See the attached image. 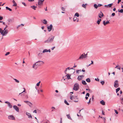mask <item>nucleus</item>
<instances>
[{
  "instance_id": "obj_54",
  "label": "nucleus",
  "mask_w": 123,
  "mask_h": 123,
  "mask_svg": "<svg viewBox=\"0 0 123 123\" xmlns=\"http://www.w3.org/2000/svg\"><path fill=\"white\" fill-rule=\"evenodd\" d=\"M102 6V4H99L98 5V7H100V6Z\"/></svg>"
},
{
  "instance_id": "obj_42",
  "label": "nucleus",
  "mask_w": 123,
  "mask_h": 123,
  "mask_svg": "<svg viewBox=\"0 0 123 123\" xmlns=\"http://www.w3.org/2000/svg\"><path fill=\"white\" fill-rule=\"evenodd\" d=\"M42 54V53H39L38 54V56L40 57H41V55Z\"/></svg>"
},
{
  "instance_id": "obj_47",
  "label": "nucleus",
  "mask_w": 123,
  "mask_h": 123,
  "mask_svg": "<svg viewBox=\"0 0 123 123\" xmlns=\"http://www.w3.org/2000/svg\"><path fill=\"white\" fill-rule=\"evenodd\" d=\"M10 53L9 52H8L5 54V56L7 55H8Z\"/></svg>"
},
{
  "instance_id": "obj_16",
  "label": "nucleus",
  "mask_w": 123,
  "mask_h": 123,
  "mask_svg": "<svg viewBox=\"0 0 123 123\" xmlns=\"http://www.w3.org/2000/svg\"><path fill=\"white\" fill-rule=\"evenodd\" d=\"M109 23H110L109 21H107L105 22V21H104L103 22V23L104 25H105L106 24H107Z\"/></svg>"
},
{
  "instance_id": "obj_56",
  "label": "nucleus",
  "mask_w": 123,
  "mask_h": 123,
  "mask_svg": "<svg viewBox=\"0 0 123 123\" xmlns=\"http://www.w3.org/2000/svg\"><path fill=\"white\" fill-rule=\"evenodd\" d=\"M76 72L77 73L79 74V70H76Z\"/></svg>"
},
{
  "instance_id": "obj_25",
  "label": "nucleus",
  "mask_w": 123,
  "mask_h": 123,
  "mask_svg": "<svg viewBox=\"0 0 123 123\" xmlns=\"http://www.w3.org/2000/svg\"><path fill=\"white\" fill-rule=\"evenodd\" d=\"M86 81L88 83H89L91 81V80L89 78H88L86 79Z\"/></svg>"
},
{
  "instance_id": "obj_31",
  "label": "nucleus",
  "mask_w": 123,
  "mask_h": 123,
  "mask_svg": "<svg viewBox=\"0 0 123 123\" xmlns=\"http://www.w3.org/2000/svg\"><path fill=\"white\" fill-rule=\"evenodd\" d=\"M12 19H9L7 21V22H12Z\"/></svg>"
},
{
  "instance_id": "obj_4",
  "label": "nucleus",
  "mask_w": 123,
  "mask_h": 123,
  "mask_svg": "<svg viewBox=\"0 0 123 123\" xmlns=\"http://www.w3.org/2000/svg\"><path fill=\"white\" fill-rule=\"evenodd\" d=\"M8 32V30L7 29L4 28V30H3L2 32L1 33V34L3 36H5L6 35Z\"/></svg>"
},
{
  "instance_id": "obj_9",
  "label": "nucleus",
  "mask_w": 123,
  "mask_h": 123,
  "mask_svg": "<svg viewBox=\"0 0 123 123\" xmlns=\"http://www.w3.org/2000/svg\"><path fill=\"white\" fill-rule=\"evenodd\" d=\"M13 108L17 112L19 111V108L17 106L14 105L13 106Z\"/></svg>"
},
{
  "instance_id": "obj_49",
  "label": "nucleus",
  "mask_w": 123,
  "mask_h": 123,
  "mask_svg": "<svg viewBox=\"0 0 123 123\" xmlns=\"http://www.w3.org/2000/svg\"><path fill=\"white\" fill-rule=\"evenodd\" d=\"M22 4L23 5L25 6H26V5L25 4V3L24 2H22Z\"/></svg>"
},
{
  "instance_id": "obj_61",
  "label": "nucleus",
  "mask_w": 123,
  "mask_h": 123,
  "mask_svg": "<svg viewBox=\"0 0 123 123\" xmlns=\"http://www.w3.org/2000/svg\"><path fill=\"white\" fill-rule=\"evenodd\" d=\"M121 1V0H118L117 3L118 4Z\"/></svg>"
},
{
  "instance_id": "obj_8",
  "label": "nucleus",
  "mask_w": 123,
  "mask_h": 123,
  "mask_svg": "<svg viewBox=\"0 0 123 123\" xmlns=\"http://www.w3.org/2000/svg\"><path fill=\"white\" fill-rule=\"evenodd\" d=\"M8 119L10 120H15V119L13 115H10L8 117Z\"/></svg>"
},
{
  "instance_id": "obj_41",
  "label": "nucleus",
  "mask_w": 123,
  "mask_h": 123,
  "mask_svg": "<svg viewBox=\"0 0 123 123\" xmlns=\"http://www.w3.org/2000/svg\"><path fill=\"white\" fill-rule=\"evenodd\" d=\"M100 83L102 85H103L105 83V82L104 81H101Z\"/></svg>"
},
{
  "instance_id": "obj_22",
  "label": "nucleus",
  "mask_w": 123,
  "mask_h": 123,
  "mask_svg": "<svg viewBox=\"0 0 123 123\" xmlns=\"http://www.w3.org/2000/svg\"><path fill=\"white\" fill-rule=\"evenodd\" d=\"M27 105H28L30 107H31L32 106V103H31L30 102H29L28 103Z\"/></svg>"
},
{
  "instance_id": "obj_15",
  "label": "nucleus",
  "mask_w": 123,
  "mask_h": 123,
  "mask_svg": "<svg viewBox=\"0 0 123 123\" xmlns=\"http://www.w3.org/2000/svg\"><path fill=\"white\" fill-rule=\"evenodd\" d=\"M84 76L83 75L79 76L77 78V79L79 80H80L82 79V78H81V77H83Z\"/></svg>"
},
{
  "instance_id": "obj_58",
  "label": "nucleus",
  "mask_w": 123,
  "mask_h": 123,
  "mask_svg": "<svg viewBox=\"0 0 123 123\" xmlns=\"http://www.w3.org/2000/svg\"><path fill=\"white\" fill-rule=\"evenodd\" d=\"M55 48V47H54L51 48V49L52 50H53Z\"/></svg>"
},
{
  "instance_id": "obj_21",
  "label": "nucleus",
  "mask_w": 123,
  "mask_h": 123,
  "mask_svg": "<svg viewBox=\"0 0 123 123\" xmlns=\"http://www.w3.org/2000/svg\"><path fill=\"white\" fill-rule=\"evenodd\" d=\"M115 68H117V69H118L119 70H120L121 69V67L120 66H119L118 65H117L115 67Z\"/></svg>"
},
{
  "instance_id": "obj_6",
  "label": "nucleus",
  "mask_w": 123,
  "mask_h": 123,
  "mask_svg": "<svg viewBox=\"0 0 123 123\" xmlns=\"http://www.w3.org/2000/svg\"><path fill=\"white\" fill-rule=\"evenodd\" d=\"M38 66H40L44 63V62L42 61H39L35 63Z\"/></svg>"
},
{
  "instance_id": "obj_46",
  "label": "nucleus",
  "mask_w": 123,
  "mask_h": 123,
  "mask_svg": "<svg viewBox=\"0 0 123 123\" xmlns=\"http://www.w3.org/2000/svg\"><path fill=\"white\" fill-rule=\"evenodd\" d=\"M24 102L25 103H26L27 104H28V103L29 102V101H24Z\"/></svg>"
},
{
  "instance_id": "obj_38",
  "label": "nucleus",
  "mask_w": 123,
  "mask_h": 123,
  "mask_svg": "<svg viewBox=\"0 0 123 123\" xmlns=\"http://www.w3.org/2000/svg\"><path fill=\"white\" fill-rule=\"evenodd\" d=\"M64 103L67 105H69V104L67 102L66 100H64Z\"/></svg>"
},
{
  "instance_id": "obj_44",
  "label": "nucleus",
  "mask_w": 123,
  "mask_h": 123,
  "mask_svg": "<svg viewBox=\"0 0 123 123\" xmlns=\"http://www.w3.org/2000/svg\"><path fill=\"white\" fill-rule=\"evenodd\" d=\"M40 82H41V81H40L37 84V85H36L37 86H39V85L40 83Z\"/></svg>"
},
{
  "instance_id": "obj_26",
  "label": "nucleus",
  "mask_w": 123,
  "mask_h": 123,
  "mask_svg": "<svg viewBox=\"0 0 123 123\" xmlns=\"http://www.w3.org/2000/svg\"><path fill=\"white\" fill-rule=\"evenodd\" d=\"M43 23L45 24H46L47 23V21L45 19H44L43 20Z\"/></svg>"
},
{
  "instance_id": "obj_12",
  "label": "nucleus",
  "mask_w": 123,
  "mask_h": 123,
  "mask_svg": "<svg viewBox=\"0 0 123 123\" xmlns=\"http://www.w3.org/2000/svg\"><path fill=\"white\" fill-rule=\"evenodd\" d=\"M38 6H39V5L41 4H42L43 2L44 1V0H38Z\"/></svg>"
},
{
  "instance_id": "obj_62",
  "label": "nucleus",
  "mask_w": 123,
  "mask_h": 123,
  "mask_svg": "<svg viewBox=\"0 0 123 123\" xmlns=\"http://www.w3.org/2000/svg\"><path fill=\"white\" fill-rule=\"evenodd\" d=\"M9 103V102L8 101H6L5 102V103L7 104H8Z\"/></svg>"
},
{
  "instance_id": "obj_36",
  "label": "nucleus",
  "mask_w": 123,
  "mask_h": 123,
  "mask_svg": "<svg viewBox=\"0 0 123 123\" xmlns=\"http://www.w3.org/2000/svg\"><path fill=\"white\" fill-rule=\"evenodd\" d=\"M94 7L96 9H97L98 7V5H97L96 4H95L94 5Z\"/></svg>"
},
{
  "instance_id": "obj_37",
  "label": "nucleus",
  "mask_w": 123,
  "mask_h": 123,
  "mask_svg": "<svg viewBox=\"0 0 123 123\" xmlns=\"http://www.w3.org/2000/svg\"><path fill=\"white\" fill-rule=\"evenodd\" d=\"M46 52H48L47 50L46 49H44L43 51V53H44Z\"/></svg>"
},
{
  "instance_id": "obj_60",
  "label": "nucleus",
  "mask_w": 123,
  "mask_h": 123,
  "mask_svg": "<svg viewBox=\"0 0 123 123\" xmlns=\"http://www.w3.org/2000/svg\"><path fill=\"white\" fill-rule=\"evenodd\" d=\"M62 118H61V120L60 121V123H62Z\"/></svg>"
},
{
  "instance_id": "obj_63",
  "label": "nucleus",
  "mask_w": 123,
  "mask_h": 123,
  "mask_svg": "<svg viewBox=\"0 0 123 123\" xmlns=\"http://www.w3.org/2000/svg\"><path fill=\"white\" fill-rule=\"evenodd\" d=\"M25 97L26 98H28V96L27 95H26L25 96Z\"/></svg>"
},
{
  "instance_id": "obj_40",
  "label": "nucleus",
  "mask_w": 123,
  "mask_h": 123,
  "mask_svg": "<svg viewBox=\"0 0 123 123\" xmlns=\"http://www.w3.org/2000/svg\"><path fill=\"white\" fill-rule=\"evenodd\" d=\"M77 18L75 16H74V21H75L77 19Z\"/></svg>"
},
{
  "instance_id": "obj_19",
  "label": "nucleus",
  "mask_w": 123,
  "mask_h": 123,
  "mask_svg": "<svg viewBox=\"0 0 123 123\" xmlns=\"http://www.w3.org/2000/svg\"><path fill=\"white\" fill-rule=\"evenodd\" d=\"M12 2L14 4L12 6H17V4L15 2V1L13 0H12Z\"/></svg>"
},
{
  "instance_id": "obj_50",
  "label": "nucleus",
  "mask_w": 123,
  "mask_h": 123,
  "mask_svg": "<svg viewBox=\"0 0 123 123\" xmlns=\"http://www.w3.org/2000/svg\"><path fill=\"white\" fill-rule=\"evenodd\" d=\"M24 90L23 91V92H22L21 93H19V95H20L22 93H23V92H25V89L24 88Z\"/></svg>"
},
{
  "instance_id": "obj_17",
  "label": "nucleus",
  "mask_w": 123,
  "mask_h": 123,
  "mask_svg": "<svg viewBox=\"0 0 123 123\" xmlns=\"http://www.w3.org/2000/svg\"><path fill=\"white\" fill-rule=\"evenodd\" d=\"M113 5V3H112L110 4H109L108 5H105L104 6L105 7H110Z\"/></svg>"
},
{
  "instance_id": "obj_48",
  "label": "nucleus",
  "mask_w": 123,
  "mask_h": 123,
  "mask_svg": "<svg viewBox=\"0 0 123 123\" xmlns=\"http://www.w3.org/2000/svg\"><path fill=\"white\" fill-rule=\"evenodd\" d=\"M3 30L1 28H0V33H1H1L2 32Z\"/></svg>"
},
{
  "instance_id": "obj_18",
  "label": "nucleus",
  "mask_w": 123,
  "mask_h": 123,
  "mask_svg": "<svg viewBox=\"0 0 123 123\" xmlns=\"http://www.w3.org/2000/svg\"><path fill=\"white\" fill-rule=\"evenodd\" d=\"M100 103L103 105H105V101L103 100L101 101L100 102Z\"/></svg>"
},
{
  "instance_id": "obj_23",
  "label": "nucleus",
  "mask_w": 123,
  "mask_h": 123,
  "mask_svg": "<svg viewBox=\"0 0 123 123\" xmlns=\"http://www.w3.org/2000/svg\"><path fill=\"white\" fill-rule=\"evenodd\" d=\"M101 19H100L98 20L97 22V24L98 25L99 24L100 22L101 21Z\"/></svg>"
},
{
  "instance_id": "obj_52",
  "label": "nucleus",
  "mask_w": 123,
  "mask_h": 123,
  "mask_svg": "<svg viewBox=\"0 0 123 123\" xmlns=\"http://www.w3.org/2000/svg\"><path fill=\"white\" fill-rule=\"evenodd\" d=\"M95 80H97V81H99V79L98 78H97V79L95 78Z\"/></svg>"
},
{
  "instance_id": "obj_27",
  "label": "nucleus",
  "mask_w": 123,
  "mask_h": 123,
  "mask_svg": "<svg viewBox=\"0 0 123 123\" xmlns=\"http://www.w3.org/2000/svg\"><path fill=\"white\" fill-rule=\"evenodd\" d=\"M31 7L34 10H35L36 9V8L37 7V6H31Z\"/></svg>"
},
{
  "instance_id": "obj_45",
  "label": "nucleus",
  "mask_w": 123,
  "mask_h": 123,
  "mask_svg": "<svg viewBox=\"0 0 123 123\" xmlns=\"http://www.w3.org/2000/svg\"><path fill=\"white\" fill-rule=\"evenodd\" d=\"M89 96H90L89 94L88 93H87L86 94V96H88V97H89Z\"/></svg>"
},
{
  "instance_id": "obj_10",
  "label": "nucleus",
  "mask_w": 123,
  "mask_h": 123,
  "mask_svg": "<svg viewBox=\"0 0 123 123\" xmlns=\"http://www.w3.org/2000/svg\"><path fill=\"white\" fill-rule=\"evenodd\" d=\"M52 27L53 26L52 25V24H51L49 26H48L47 27V29L48 31H50L51 30Z\"/></svg>"
},
{
  "instance_id": "obj_35",
  "label": "nucleus",
  "mask_w": 123,
  "mask_h": 123,
  "mask_svg": "<svg viewBox=\"0 0 123 123\" xmlns=\"http://www.w3.org/2000/svg\"><path fill=\"white\" fill-rule=\"evenodd\" d=\"M118 11L120 13H122L123 12V9H121L119 10V9Z\"/></svg>"
},
{
  "instance_id": "obj_7",
  "label": "nucleus",
  "mask_w": 123,
  "mask_h": 123,
  "mask_svg": "<svg viewBox=\"0 0 123 123\" xmlns=\"http://www.w3.org/2000/svg\"><path fill=\"white\" fill-rule=\"evenodd\" d=\"M118 81L117 80H116L114 82V86L116 88L118 87L119 86V85L118 83Z\"/></svg>"
},
{
  "instance_id": "obj_34",
  "label": "nucleus",
  "mask_w": 123,
  "mask_h": 123,
  "mask_svg": "<svg viewBox=\"0 0 123 123\" xmlns=\"http://www.w3.org/2000/svg\"><path fill=\"white\" fill-rule=\"evenodd\" d=\"M120 90V88L119 87H118L116 89V92L117 93Z\"/></svg>"
},
{
  "instance_id": "obj_13",
  "label": "nucleus",
  "mask_w": 123,
  "mask_h": 123,
  "mask_svg": "<svg viewBox=\"0 0 123 123\" xmlns=\"http://www.w3.org/2000/svg\"><path fill=\"white\" fill-rule=\"evenodd\" d=\"M26 114L28 116V118H32V116L30 113L27 112L26 113Z\"/></svg>"
},
{
  "instance_id": "obj_33",
  "label": "nucleus",
  "mask_w": 123,
  "mask_h": 123,
  "mask_svg": "<svg viewBox=\"0 0 123 123\" xmlns=\"http://www.w3.org/2000/svg\"><path fill=\"white\" fill-rule=\"evenodd\" d=\"M75 16H76L77 17H78L79 16V14L78 12L76 13L75 14Z\"/></svg>"
},
{
  "instance_id": "obj_53",
  "label": "nucleus",
  "mask_w": 123,
  "mask_h": 123,
  "mask_svg": "<svg viewBox=\"0 0 123 123\" xmlns=\"http://www.w3.org/2000/svg\"><path fill=\"white\" fill-rule=\"evenodd\" d=\"M115 15V13H113L111 14V15L113 16H114Z\"/></svg>"
},
{
  "instance_id": "obj_14",
  "label": "nucleus",
  "mask_w": 123,
  "mask_h": 123,
  "mask_svg": "<svg viewBox=\"0 0 123 123\" xmlns=\"http://www.w3.org/2000/svg\"><path fill=\"white\" fill-rule=\"evenodd\" d=\"M104 16V15L103 13L101 12H100V13H99L98 14V16L99 18H101L102 17H103Z\"/></svg>"
},
{
  "instance_id": "obj_43",
  "label": "nucleus",
  "mask_w": 123,
  "mask_h": 123,
  "mask_svg": "<svg viewBox=\"0 0 123 123\" xmlns=\"http://www.w3.org/2000/svg\"><path fill=\"white\" fill-rule=\"evenodd\" d=\"M61 9L62 11H65V8L62 7H61Z\"/></svg>"
},
{
  "instance_id": "obj_30",
  "label": "nucleus",
  "mask_w": 123,
  "mask_h": 123,
  "mask_svg": "<svg viewBox=\"0 0 123 123\" xmlns=\"http://www.w3.org/2000/svg\"><path fill=\"white\" fill-rule=\"evenodd\" d=\"M8 106L9 108H11L12 107V105L10 103L8 104Z\"/></svg>"
},
{
  "instance_id": "obj_59",
  "label": "nucleus",
  "mask_w": 123,
  "mask_h": 123,
  "mask_svg": "<svg viewBox=\"0 0 123 123\" xmlns=\"http://www.w3.org/2000/svg\"><path fill=\"white\" fill-rule=\"evenodd\" d=\"M104 113H105L104 112V111H102V114H103V115H105Z\"/></svg>"
},
{
  "instance_id": "obj_51",
  "label": "nucleus",
  "mask_w": 123,
  "mask_h": 123,
  "mask_svg": "<svg viewBox=\"0 0 123 123\" xmlns=\"http://www.w3.org/2000/svg\"><path fill=\"white\" fill-rule=\"evenodd\" d=\"M115 113L117 114L118 113V112L116 110H115Z\"/></svg>"
},
{
  "instance_id": "obj_28",
  "label": "nucleus",
  "mask_w": 123,
  "mask_h": 123,
  "mask_svg": "<svg viewBox=\"0 0 123 123\" xmlns=\"http://www.w3.org/2000/svg\"><path fill=\"white\" fill-rule=\"evenodd\" d=\"M6 10H9L10 11H12V10L10 9V8H9L8 7H6Z\"/></svg>"
},
{
  "instance_id": "obj_20",
  "label": "nucleus",
  "mask_w": 123,
  "mask_h": 123,
  "mask_svg": "<svg viewBox=\"0 0 123 123\" xmlns=\"http://www.w3.org/2000/svg\"><path fill=\"white\" fill-rule=\"evenodd\" d=\"M66 116L68 119H69L70 120H72V119L71 118L69 114H67Z\"/></svg>"
},
{
  "instance_id": "obj_32",
  "label": "nucleus",
  "mask_w": 123,
  "mask_h": 123,
  "mask_svg": "<svg viewBox=\"0 0 123 123\" xmlns=\"http://www.w3.org/2000/svg\"><path fill=\"white\" fill-rule=\"evenodd\" d=\"M87 5V4H83L82 5V7L84 8H86V6Z\"/></svg>"
},
{
  "instance_id": "obj_3",
  "label": "nucleus",
  "mask_w": 123,
  "mask_h": 123,
  "mask_svg": "<svg viewBox=\"0 0 123 123\" xmlns=\"http://www.w3.org/2000/svg\"><path fill=\"white\" fill-rule=\"evenodd\" d=\"M79 89V86L78 84L76 83L74 84L73 89L76 91H77Z\"/></svg>"
},
{
  "instance_id": "obj_5",
  "label": "nucleus",
  "mask_w": 123,
  "mask_h": 123,
  "mask_svg": "<svg viewBox=\"0 0 123 123\" xmlns=\"http://www.w3.org/2000/svg\"><path fill=\"white\" fill-rule=\"evenodd\" d=\"M86 56L85 55V53H83L79 57V58L77 59V60H80L83 59L84 58H86Z\"/></svg>"
},
{
  "instance_id": "obj_55",
  "label": "nucleus",
  "mask_w": 123,
  "mask_h": 123,
  "mask_svg": "<svg viewBox=\"0 0 123 123\" xmlns=\"http://www.w3.org/2000/svg\"><path fill=\"white\" fill-rule=\"evenodd\" d=\"M3 19V17L2 16H0V20H2Z\"/></svg>"
},
{
  "instance_id": "obj_57",
  "label": "nucleus",
  "mask_w": 123,
  "mask_h": 123,
  "mask_svg": "<svg viewBox=\"0 0 123 123\" xmlns=\"http://www.w3.org/2000/svg\"><path fill=\"white\" fill-rule=\"evenodd\" d=\"M33 113H37V111L36 110H34L33 111Z\"/></svg>"
},
{
  "instance_id": "obj_1",
  "label": "nucleus",
  "mask_w": 123,
  "mask_h": 123,
  "mask_svg": "<svg viewBox=\"0 0 123 123\" xmlns=\"http://www.w3.org/2000/svg\"><path fill=\"white\" fill-rule=\"evenodd\" d=\"M70 99L73 101L75 102H77L78 101V98L77 97V96H72V95H71L70 97Z\"/></svg>"
},
{
  "instance_id": "obj_24",
  "label": "nucleus",
  "mask_w": 123,
  "mask_h": 123,
  "mask_svg": "<svg viewBox=\"0 0 123 123\" xmlns=\"http://www.w3.org/2000/svg\"><path fill=\"white\" fill-rule=\"evenodd\" d=\"M82 83L84 85H86L87 84V83L84 80H82Z\"/></svg>"
},
{
  "instance_id": "obj_29",
  "label": "nucleus",
  "mask_w": 123,
  "mask_h": 123,
  "mask_svg": "<svg viewBox=\"0 0 123 123\" xmlns=\"http://www.w3.org/2000/svg\"><path fill=\"white\" fill-rule=\"evenodd\" d=\"M66 76H67V78L68 79H70V75H68V74H67Z\"/></svg>"
},
{
  "instance_id": "obj_64",
  "label": "nucleus",
  "mask_w": 123,
  "mask_h": 123,
  "mask_svg": "<svg viewBox=\"0 0 123 123\" xmlns=\"http://www.w3.org/2000/svg\"><path fill=\"white\" fill-rule=\"evenodd\" d=\"M121 103L122 104H123V100H121Z\"/></svg>"
},
{
  "instance_id": "obj_39",
  "label": "nucleus",
  "mask_w": 123,
  "mask_h": 123,
  "mask_svg": "<svg viewBox=\"0 0 123 123\" xmlns=\"http://www.w3.org/2000/svg\"><path fill=\"white\" fill-rule=\"evenodd\" d=\"M13 80H15V81L16 82L18 83H19V81L17 80L16 79H13Z\"/></svg>"
},
{
  "instance_id": "obj_11",
  "label": "nucleus",
  "mask_w": 123,
  "mask_h": 123,
  "mask_svg": "<svg viewBox=\"0 0 123 123\" xmlns=\"http://www.w3.org/2000/svg\"><path fill=\"white\" fill-rule=\"evenodd\" d=\"M38 66L37 65L36 63L34 64L32 68L35 69H36Z\"/></svg>"
},
{
  "instance_id": "obj_2",
  "label": "nucleus",
  "mask_w": 123,
  "mask_h": 123,
  "mask_svg": "<svg viewBox=\"0 0 123 123\" xmlns=\"http://www.w3.org/2000/svg\"><path fill=\"white\" fill-rule=\"evenodd\" d=\"M54 38V36H52V37H50L47 40H46L44 41V43H48L52 42L53 41Z\"/></svg>"
}]
</instances>
